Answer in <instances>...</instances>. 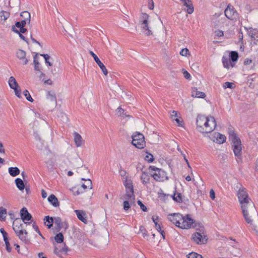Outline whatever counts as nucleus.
Instances as JSON below:
<instances>
[{"mask_svg":"<svg viewBox=\"0 0 258 258\" xmlns=\"http://www.w3.org/2000/svg\"><path fill=\"white\" fill-rule=\"evenodd\" d=\"M196 124L198 131L203 134L211 133L216 126V120L214 117H206L203 115L197 116Z\"/></svg>","mask_w":258,"mask_h":258,"instance_id":"f257e3e1","label":"nucleus"},{"mask_svg":"<svg viewBox=\"0 0 258 258\" xmlns=\"http://www.w3.org/2000/svg\"><path fill=\"white\" fill-rule=\"evenodd\" d=\"M242 212L245 221L250 225L252 224L253 218L257 215V211L253 202L241 207Z\"/></svg>","mask_w":258,"mask_h":258,"instance_id":"f03ea898","label":"nucleus"},{"mask_svg":"<svg viewBox=\"0 0 258 258\" xmlns=\"http://www.w3.org/2000/svg\"><path fill=\"white\" fill-rule=\"evenodd\" d=\"M13 228L21 240L23 241L26 240L27 232L24 229V224L22 223L21 219H16L13 222Z\"/></svg>","mask_w":258,"mask_h":258,"instance_id":"7ed1b4c3","label":"nucleus"},{"mask_svg":"<svg viewBox=\"0 0 258 258\" xmlns=\"http://www.w3.org/2000/svg\"><path fill=\"white\" fill-rule=\"evenodd\" d=\"M229 139L233 143V150L235 156L240 157L241 155V144L240 140L232 131L229 132Z\"/></svg>","mask_w":258,"mask_h":258,"instance_id":"20e7f679","label":"nucleus"},{"mask_svg":"<svg viewBox=\"0 0 258 258\" xmlns=\"http://www.w3.org/2000/svg\"><path fill=\"white\" fill-rule=\"evenodd\" d=\"M197 224L196 221L191 219L189 215L182 216V219L181 220L179 227L181 229H187L191 228H197Z\"/></svg>","mask_w":258,"mask_h":258,"instance_id":"39448f33","label":"nucleus"},{"mask_svg":"<svg viewBox=\"0 0 258 258\" xmlns=\"http://www.w3.org/2000/svg\"><path fill=\"white\" fill-rule=\"evenodd\" d=\"M132 144L138 149H143L146 145L144 136L142 134L136 133L132 136Z\"/></svg>","mask_w":258,"mask_h":258,"instance_id":"423d86ee","label":"nucleus"},{"mask_svg":"<svg viewBox=\"0 0 258 258\" xmlns=\"http://www.w3.org/2000/svg\"><path fill=\"white\" fill-rule=\"evenodd\" d=\"M237 195L241 207H243V205H247L249 204V202H252L251 199L249 198L248 194L244 188L242 187V188H240L238 191Z\"/></svg>","mask_w":258,"mask_h":258,"instance_id":"0eeeda50","label":"nucleus"},{"mask_svg":"<svg viewBox=\"0 0 258 258\" xmlns=\"http://www.w3.org/2000/svg\"><path fill=\"white\" fill-rule=\"evenodd\" d=\"M123 184L125 187L126 194L124 196V199L134 200V191L133 186V182L131 179L127 178L123 181Z\"/></svg>","mask_w":258,"mask_h":258,"instance_id":"6e6552de","label":"nucleus"},{"mask_svg":"<svg viewBox=\"0 0 258 258\" xmlns=\"http://www.w3.org/2000/svg\"><path fill=\"white\" fill-rule=\"evenodd\" d=\"M149 168L155 171V172L152 174V176L155 180L157 181H163L165 179H167L166 173L164 170L154 166H150Z\"/></svg>","mask_w":258,"mask_h":258,"instance_id":"1a4fd4ad","label":"nucleus"},{"mask_svg":"<svg viewBox=\"0 0 258 258\" xmlns=\"http://www.w3.org/2000/svg\"><path fill=\"white\" fill-rule=\"evenodd\" d=\"M225 16L229 20L237 21L239 19V14L235 9L231 5H228L225 9Z\"/></svg>","mask_w":258,"mask_h":258,"instance_id":"9d476101","label":"nucleus"},{"mask_svg":"<svg viewBox=\"0 0 258 258\" xmlns=\"http://www.w3.org/2000/svg\"><path fill=\"white\" fill-rule=\"evenodd\" d=\"M192 238L195 242L207 241L208 239L203 228L197 229V231L192 234Z\"/></svg>","mask_w":258,"mask_h":258,"instance_id":"9b49d317","label":"nucleus"},{"mask_svg":"<svg viewBox=\"0 0 258 258\" xmlns=\"http://www.w3.org/2000/svg\"><path fill=\"white\" fill-rule=\"evenodd\" d=\"M68 250L66 243H54V253L60 256L62 253H65Z\"/></svg>","mask_w":258,"mask_h":258,"instance_id":"f8f14e48","label":"nucleus"},{"mask_svg":"<svg viewBox=\"0 0 258 258\" xmlns=\"http://www.w3.org/2000/svg\"><path fill=\"white\" fill-rule=\"evenodd\" d=\"M168 219L172 223L179 227L181 220L182 219V215L179 213H174L168 215Z\"/></svg>","mask_w":258,"mask_h":258,"instance_id":"ddd939ff","label":"nucleus"},{"mask_svg":"<svg viewBox=\"0 0 258 258\" xmlns=\"http://www.w3.org/2000/svg\"><path fill=\"white\" fill-rule=\"evenodd\" d=\"M89 53L92 56L95 62L99 66L100 68L101 69L103 73L106 76L108 74L107 70L106 69L105 66L103 64L102 62L100 60L98 56L92 51H90Z\"/></svg>","mask_w":258,"mask_h":258,"instance_id":"4468645a","label":"nucleus"},{"mask_svg":"<svg viewBox=\"0 0 258 258\" xmlns=\"http://www.w3.org/2000/svg\"><path fill=\"white\" fill-rule=\"evenodd\" d=\"M20 215L21 219L23 220V222L26 224V221H29L32 218L31 215L29 213L27 208L24 207L20 211Z\"/></svg>","mask_w":258,"mask_h":258,"instance_id":"2eb2a0df","label":"nucleus"},{"mask_svg":"<svg viewBox=\"0 0 258 258\" xmlns=\"http://www.w3.org/2000/svg\"><path fill=\"white\" fill-rule=\"evenodd\" d=\"M212 140L217 143L222 144L225 141L226 137L219 133H215L212 137Z\"/></svg>","mask_w":258,"mask_h":258,"instance_id":"dca6fc26","label":"nucleus"},{"mask_svg":"<svg viewBox=\"0 0 258 258\" xmlns=\"http://www.w3.org/2000/svg\"><path fill=\"white\" fill-rule=\"evenodd\" d=\"M222 63L224 67L227 69H229L230 67L233 68L235 66V63H233L230 58L226 56L222 57Z\"/></svg>","mask_w":258,"mask_h":258,"instance_id":"f3484780","label":"nucleus"},{"mask_svg":"<svg viewBox=\"0 0 258 258\" xmlns=\"http://www.w3.org/2000/svg\"><path fill=\"white\" fill-rule=\"evenodd\" d=\"M26 52L22 49H19L17 52V57L22 60L23 64H26L28 62V59L26 58Z\"/></svg>","mask_w":258,"mask_h":258,"instance_id":"a211bd4d","label":"nucleus"},{"mask_svg":"<svg viewBox=\"0 0 258 258\" xmlns=\"http://www.w3.org/2000/svg\"><path fill=\"white\" fill-rule=\"evenodd\" d=\"M245 29H246L248 35L252 38L253 40L258 41V30L256 29H253L252 28H249V29L245 27Z\"/></svg>","mask_w":258,"mask_h":258,"instance_id":"6ab92c4d","label":"nucleus"},{"mask_svg":"<svg viewBox=\"0 0 258 258\" xmlns=\"http://www.w3.org/2000/svg\"><path fill=\"white\" fill-rule=\"evenodd\" d=\"M74 142L77 147H81L84 143V141L83 140L81 136L77 132L74 134Z\"/></svg>","mask_w":258,"mask_h":258,"instance_id":"aec40b11","label":"nucleus"},{"mask_svg":"<svg viewBox=\"0 0 258 258\" xmlns=\"http://www.w3.org/2000/svg\"><path fill=\"white\" fill-rule=\"evenodd\" d=\"M183 3L184 6L186 7L187 8L186 11L187 12L190 14L194 12V7L192 6L191 2L190 0H181Z\"/></svg>","mask_w":258,"mask_h":258,"instance_id":"412c9836","label":"nucleus"},{"mask_svg":"<svg viewBox=\"0 0 258 258\" xmlns=\"http://www.w3.org/2000/svg\"><path fill=\"white\" fill-rule=\"evenodd\" d=\"M141 25V27L142 28V30L146 35L148 36L152 34L151 31L149 29V27H148V22H146V20L142 21Z\"/></svg>","mask_w":258,"mask_h":258,"instance_id":"4be33fe9","label":"nucleus"},{"mask_svg":"<svg viewBox=\"0 0 258 258\" xmlns=\"http://www.w3.org/2000/svg\"><path fill=\"white\" fill-rule=\"evenodd\" d=\"M46 98L53 104H56V97L54 92L48 91L46 94Z\"/></svg>","mask_w":258,"mask_h":258,"instance_id":"5701e85b","label":"nucleus"},{"mask_svg":"<svg viewBox=\"0 0 258 258\" xmlns=\"http://www.w3.org/2000/svg\"><path fill=\"white\" fill-rule=\"evenodd\" d=\"M191 95L193 97L202 98H204L206 96L204 92L198 91L197 88L192 89Z\"/></svg>","mask_w":258,"mask_h":258,"instance_id":"b1692460","label":"nucleus"},{"mask_svg":"<svg viewBox=\"0 0 258 258\" xmlns=\"http://www.w3.org/2000/svg\"><path fill=\"white\" fill-rule=\"evenodd\" d=\"M125 201L123 202V209L124 210L127 211L130 208L131 205L135 204V196L134 197V200L131 199L130 200L125 199Z\"/></svg>","mask_w":258,"mask_h":258,"instance_id":"393cba45","label":"nucleus"},{"mask_svg":"<svg viewBox=\"0 0 258 258\" xmlns=\"http://www.w3.org/2000/svg\"><path fill=\"white\" fill-rule=\"evenodd\" d=\"M78 218L83 222H86L87 221V219L85 218L86 214L85 212L82 210H75V211Z\"/></svg>","mask_w":258,"mask_h":258,"instance_id":"a878e982","label":"nucleus"},{"mask_svg":"<svg viewBox=\"0 0 258 258\" xmlns=\"http://www.w3.org/2000/svg\"><path fill=\"white\" fill-rule=\"evenodd\" d=\"M48 201L54 207H57L59 205L58 200L54 195H51L48 197Z\"/></svg>","mask_w":258,"mask_h":258,"instance_id":"bb28decb","label":"nucleus"},{"mask_svg":"<svg viewBox=\"0 0 258 258\" xmlns=\"http://www.w3.org/2000/svg\"><path fill=\"white\" fill-rule=\"evenodd\" d=\"M9 84L11 88L14 89L17 87H19L16 79L13 77H11L9 78Z\"/></svg>","mask_w":258,"mask_h":258,"instance_id":"cd10ccee","label":"nucleus"},{"mask_svg":"<svg viewBox=\"0 0 258 258\" xmlns=\"http://www.w3.org/2000/svg\"><path fill=\"white\" fill-rule=\"evenodd\" d=\"M15 183L18 188L20 190H23L25 188L24 181L19 178L15 179Z\"/></svg>","mask_w":258,"mask_h":258,"instance_id":"c85d7f7f","label":"nucleus"},{"mask_svg":"<svg viewBox=\"0 0 258 258\" xmlns=\"http://www.w3.org/2000/svg\"><path fill=\"white\" fill-rule=\"evenodd\" d=\"M20 170L18 167H10L9 172L13 177L16 176L20 174Z\"/></svg>","mask_w":258,"mask_h":258,"instance_id":"c756f323","label":"nucleus"},{"mask_svg":"<svg viewBox=\"0 0 258 258\" xmlns=\"http://www.w3.org/2000/svg\"><path fill=\"white\" fill-rule=\"evenodd\" d=\"M233 63L236 62L238 58V54L236 51H232L230 53L228 57Z\"/></svg>","mask_w":258,"mask_h":258,"instance_id":"7c9ffc66","label":"nucleus"},{"mask_svg":"<svg viewBox=\"0 0 258 258\" xmlns=\"http://www.w3.org/2000/svg\"><path fill=\"white\" fill-rule=\"evenodd\" d=\"M44 220V224L48 227V228H50L52 226L53 223V219L52 217H50L47 216L45 218Z\"/></svg>","mask_w":258,"mask_h":258,"instance_id":"2f4dec72","label":"nucleus"},{"mask_svg":"<svg viewBox=\"0 0 258 258\" xmlns=\"http://www.w3.org/2000/svg\"><path fill=\"white\" fill-rule=\"evenodd\" d=\"M21 17L23 19V20H26V21H28V24H30L31 16L29 12L27 11L22 12L21 13Z\"/></svg>","mask_w":258,"mask_h":258,"instance_id":"473e14b6","label":"nucleus"},{"mask_svg":"<svg viewBox=\"0 0 258 258\" xmlns=\"http://www.w3.org/2000/svg\"><path fill=\"white\" fill-rule=\"evenodd\" d=\"M10 17V13L5 11L0 12V21H4L7 20Z\"/></svg>","mask_w":258,"mask_h":258,"instance_id":"72a5a7b5","label":"nucleus"},{"mask_svg":"<svg viewBox=\"0 0 258 258\" xmlns=\"http://www.w3.org/2000/svg\"><path fill=\"white\" fill-rule=\"evenodd\" d=\"M82 180H85V183H84L82 185V187L84 189L87 188H92V181L90 179H85L84 178H82Z\"/></svg>","mask_w":258,"mask_h":258,"instance_id":"f704fd0d","label":"nucleus"},{"mask_svg":"<svg viewBox=\"0 0 258 258\" xmlns=\"http://www.w3.org/2000/svg\"><path fill=\"white\" fill-rule=\"evenodd\" d=\"M149 175L145 172H143L141 176V179L143 184L147 183L149 181Z\"/></svg>","mask_w":258,"mask_h":258,"instance_id":"c9c22d12","label":"nucleus"},{"mask_svg":"<svg viewBox=\"0 0 258 258\" xmlns=\"http://www.w3.org/2000/svg\"><path fill=\"white\" fill-rule=\"evenodd\" d=\"M54 224L56 225L57 228L60 230L62 228V222L61 219L59 217L54 218Z\"/></svg>","mask_w":258,"mask_h":258,"instance_id":"e433bc0d","label":"nucleus"},{"mask_svg":"<svg viewBox=\"0 0 258 258\" xmlns=\"http://www.w3.org/2000/svg\"><path fill=\"white\" fill-rule=\"evenodd\" d=\"M37 56V54H36L34 56V61H34V69L36 71L40 72V63L36 59Z\"/></svg>","mask_w":258,"mask_h":258,"instance_id":"4c0bfd02","label":"nucleus"},{"mask_svg":"<svg viewBox=\"0 0 258 258\" xmlns=\"http://www.w3.org/2000/svg\"><path fill=\"white\" fill-rule=\"evenodd\" d=\"M12 30L16 33H24L26 32L27 29L26 28H24V27H22L19 30L16 28L14 26H12Z\"/></svg>","mask_w":258,"mask_h":258,"instance_id":"58836bf2","label":"nucleus"},{"mask_svg":"<svg viewBox=\"0 0 258 258\" xmlns=\"http://www.w3.org/2000/svg\"><path fill=\"white\" fill-rule=\"evenodd\" d=\"M54 239L55 242H63V235L61 233H59L54 237Z\"/></svg>","mask_w":258,"mask_h":258,"instance_id":"ea45409f","label":"nucleus"},{"mask_svg":"<svg viewBox=\"0 0 258 258\" xmlns=\"http://www.w3.org/2000/svg\"><path fill=\"white\" fill-rule=\"evenodd\" d=\"M14 246H16V249H17V251L19 253H21V254H25L27 251V248L25 247H23L22 246V249H21V251L20 249V246L19 245L15 244Z\"/></svg>","mask_w":258,"mask_h":258,"instance_id":"a19ab883","label":"nucleus"},{"mask_svg":"<svg viewBox=\"0 0 258 258\" xmlns=\"http://www.w3.org/2000/svg\"><path fill=\"white\" fill-rule=\"evenodd\" d=\"M187 258H203L202 256L196 252H191L187 255Z\"/></svg>","mask_w":258,"mask_h":258,"instance_id":"79ce46f5","label":"nucleus"},{"mask_svg":"<svg viewBox=\"0 0 258 258\" xmlns=\"http://www.w3.org/2000/svg\"><path fill=\"white\" fill-rule=\"evenodd\" d=\"M0 232L3 235L5 242H9L8 233L5 231L4 229L1 228L0 229Z\"/></svg>","mask_w":258,"mask_h":258,"instance_id":"37998d69","label":"nucleus"},{"mask_svg":"<svg viewBox=\"0 0 258 258\" xmlns=\"http://www.w3.org/2000/svg\"><path fill=\"white\" fill-rule=\"evenodd\" d=\"M24 95L26 98L30 102H32L33 101V98L31 97L29 91L27 90H25L23 92Z\"/></svg>","mask_w":258,"mask_h":258,"instance_id":"c03bdc74","label":"nucleus"},{"mask_svg":"<svg viewBox=\"0 0 258 258\" xmlns=\"http://www.w3.org/2000/svg\"><path fill=\"white\" fill-rule=\"evenodd\" d=\"M7 211L5 209L3 208H0V220H3L5 218Z\"/></svg>","mask_w":258,"mask_h":258,"instance_id":"a18cd8bd","label":"nucleus"},{"mask_svg":"<svg viewBox=\"0 0 258 258\" xmlns=\"http://www.w3.org/2000/svg\"><path fill=\"white\" fill-rule=\"evenodd\" d=\"M40 55L44 58L46 63L48 64L49 66H51L52 65V63L48 60L50 58L49 55L47 54H41Z\"/></svg>","mask_w":258,"mask_h":258,"instance_id":"49530a36","label":"nucleus"},{"mask_svg":"<svg viewBox=\"0 0 258 258\" xmlns=\"http://www.w3.org/2000/svg\"><path fill=\"white\" fill-rule=\"evenodd\" d=\"M223 87L226 88L232 89L234 87V83L229 82H226L223 84Z\"/></svg>","mask_w":258,"mask_h":258,"instance_id":"de8ad7c7","label":"nucleus"},{"mask_svg":"<svg viewBox=\"0 0 258 258\" xmlns=\"http://www.w3.org/2000/svg\"><path fill=\"white\" fill-rule=\"evenodd\" d=\"M124 110L121 108L120 107H119L117 109V113L119 115H122L125 116H129L128 115L126 114V113H124Z\"/></svg>","mask_w":258,"mask_h":258,"instance_id":"09e8293b","label":"nucleus"},{"mask_svg":"<svg viewBox=\"0 0 258 258\" xmlns=\"http://www.w3.org/2000/svg\"><path fill=\"white\" fill-rule=\"evenodd\" d=\"M222 15V14L216 13L213 16L212 21L215 24V25H218V24H216V21H215L217 18H218L220 16Z\"/></svg>","mask_w":258,"mask_h":258,"instance_id":"8fccbe9b","label":"nucleus"},{"mask_svg":"<svg viewBox=\"0 0 258 258\" xmlns=\"http://www.w3.org/2000/svg\"><path fill=\"white\" fill-rule=\"evenodd\" d=\"M138 205L140 206L141 209L144 212L147 211V209L146 207L142 203L140 200L138 201Z\"/></svg>","mask_w":258,"mask_h":258,"instance_id":"3c124183","label":"nucleus"},{"mask_svg":"<svg viewBox=\"0 0 258 258\" xmlns=\"http://www.w3.org/2000/svg\"><path fill=\"white\" fill-rule=\"evenodd\" d=\"M19 87H17L15 89H14L15 95L19 98H21V90L19 89Z\"/></svg>","mask_w":258,"mask_h":258,"instance_id":"603ef678","label":"nucleus"},{"mask_svg":"<svg viewBox=\"0 0 258 258\" xmlns=\"http://www.w3.org/2000/svg\"><path fill=\"white\" fill-rule=\"evenodd\" d=\"M148 8L150 10H153L154 7V4L153 0H148Z\"/></svg>","mask_w":258,"mask_h":258,"instance_id":"864d4df0","label":"nucleus"},{"mask_svg":"<svg viewBox=\"0 0 258 258\" xmlns=\"http://www.w3.org/2000/svg\"><path fill=\"white\" fill-rule=\"evenodd\" d=\"M145 159L149 162H152L154 160V158L152 155L149 154V155H147L145 157Z\"/></svg>","mask_w":258,"mask_h":258,"instance_id":"5fc2aeb1","label":"nucleus"},{"mask_svg":"<svg viewBox=\"0 0 258 258\" xmlns=\"http://www.w3.org/2000/svg\"><path fill=\"white\" fill-rule=\"evenodd\" d=\"M188 52V49L187 48H183L181 49L180 52V54L182 56H186L187 52Z\"/></svg>","mask_w":258,"mask_h":258,"instance_id":"6e6d98bb","label":"nucleus"},{"mask_svg":"<svg viewBox=\"0 0 258 258\" xmlns=\"http://www.w3.org/2000/svg\"><path fill=\"white\" fill-rule=\"evenodd\" d=\"M173 199L174 201H175L177 202H180L182 201L181 195L180 194H178L177 196H176V197H175V196H174L173 197Z\"/></svg>","mask_w":258,"mask_h":258,"instance_id":"4d7b16f0","label":"nucleus"},{"mask_svg":"<svg viewBox=\"0 0 258 258\" xmlns=\"http://www.w3.org/2000/svg\"><path fill=\"white\" fill-rule=\"evenodd\" d=\"M184 77L185 79L190 80L191 78L190 75L186 71H184L183 73Z\"/></svg>","mask_w":258,"mask_h":258,"instance_id":"13d9d810","label":"nucleus"},{"mask_svg":"<svg viewBox=\"0 0 258 258\" xmlns=\"http://www.w3.org/2000/svg\"><path fill=\"white\" fill-rule=\"evenodd\" d=\"M177 112L176 111H172L171 114V117L172 119H174V118H177Z\"/></svg>","mask_w":258,"mask_h":258,"instance_id":"bf43d9fd","label":"nucleus"},{"mask_svg":"<svg viewBox=\"0 0 258 258\" xmlns=\"http://www.w3.org/2000/svg\"><path fill=\"white\" fill-rule=\"evenodd\" d=\"M148 18H149V16L148 14H147L146 13H143L142 14L141 18L143 19V21L146 20V22H148Z\"/></svg>","mask_w":258,"mask_h":258,"instance_id":"052dcab7","label":"nucleus"},{"mask_svg":"<svg viewBox=\"0 0 258 258\" xmlns=\"http://www.w3.org/2000/svg\"><path fill=\"white\" fill-rule=\"evenodd\" d=\"M215 35L218 37H221L223 36L224 33L222 31L217 30L215 31Z\"/></svg>","mask_w":258,"mask_h":258,"instance_id":"680f3d73","label":"nucleus"},{"mask_svg":"<svg viewBox=\"0 0 258 258\" xmlns=\"http://www.w3.org/2000/svg\"><path fill=\"white\" fill-rule=\"evenodd\" d=\"M210 197L212 199L214 200L215 198V192L213 189H211L210 191Z\"/></svg>","mask_w":258,"mask_h":258,"instance_id":"e2e57ef3","label":"nucleus"},{"mask_svg":"<svg viewBox=\"0 0 258 258\" xmlns=\"http://www.w3.org/2000/svg\"><path fill=\"white\" fill-rule=\"evenodd\" d=\"M252 62V60L251 59L246 58L245 59L244 61V64L245 65H248L250 64Z\"/></svg>","mask_w":258,"mask_h":258,"instance_id":"0e129e2a","label":"nucleus"},{"mask_svg":"<svg viewBox=\"0 0 258 258\" xmlns=\"http://www.w3.org/2000/svg\"><path fill=\"white\" fill-rule=\"evenodd\" d=\"M6 243V247L8 252H10L11 251V247L10 245V243Z\"/></svg>","mask_w":258,"mask_h":258,"instance_id":"69168bd1","label":"nucleus"},{"mask_svg":"<svg viewBox=\"0 0 258 258\" xmlns=\"http://www.w3.org/2000/svg\"><path fill=\"white\" fill-rule=\"evenodd\" d=\"M20 23L21 24V26H22L23 27H24L25 26V25L27 24H28V21H27L26 20H21Z\"/></svg>","mask_w":258,"mask_h":258,"instance_id":"338daca9","label":"nucleus"},{"mask_svg":"<svg viewBox=\"0 0 258 258\" xmlns=\"http://www.w3.org/2000/svg\"><path fill=\"white\" fill-rule=\"evenodd\" d=\"M41 195L43 198H45L47 197V193L44 189L41 190Z\"/></svg>","mask_w":258,"mask_h":258,"instance_id":"774afa93","label":"nucleus"}]
</instances>
